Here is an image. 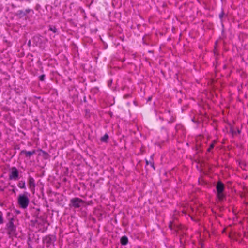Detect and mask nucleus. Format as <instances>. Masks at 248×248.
<instances>
[{"label": "nucleus", "instance_id": "obj_1", "mask_svg": "<svg viewBox=\"0 0 248 248\" xmlns=\"http://www.w3.org/2000/svg\"><path fill=\"white\" fill-rule=\"evenodd\" d=\"M29 194L27 192H25L23 194H20L18 197V203L19 206L25 209L27 207L29 203Z\"/></svg>", "mask_w": 248, "mask_h": 248}, {"label": "nucleus", "instance_id": "obj_2", "mask_svg": "<svg viewBox=\"0 0 248 248\" xmlns=\"http://www.w3.org/2000/svg\"><path fill=\"white\" fill-rule=\"evenodd\" d=\"M225 185L220 181H218V201H223L226 199L225 192Z\"/></svg>", "mask_w": 248, "mask_h": 248}, {"label": "nucleus", "instance_id": "obj_3", "mask_svg": "<svg viewBox=\"0 0 248 248\" xmlns=\"http://www.w3.org/2000/svg\"><path fill=\"white\" fill-rule=\"evenodd\" d=\"M83 201L78 198H74L71 200V203L72 206L75 208H78L83 204Z\"/></svg>", "mask_w": 248, "mask_h": 248}, {"label": "nucleus", "instance_id": "obj_4", "mask_svg": "<svg viewBox=\"0 0 248 248\" xmlns=\"http://www.w3.org/2000/svg\"><path fill=\"white\" fill-rule=\"evenodd\" d=\"M18 177V171L15 167L11 168L10 174L9 179L11 180H16Z\"/></svg>", "mask_w": 248, "mask_h": 248}, {"label": "nucleus", "instance_id": "obj_5", "mask_svg": "<svg viewBox=\"0 0 248 248\" xmlns=\"http://www.w3.org/2000/svg\"><path fill=\"white\" fill-rule=\"evenodd\" d=\"M21 153L24 154L26 157L30 158L31 155L35 154L36 151L34 150L31 151H22Z\"/></svg>", "mask_w": 248, "mask_h": 248}, {"label": "nucleus", "instance_id": "obj_6", "mask_svg": "<svg viewBox=\"0 0 248 248\" xmlns=\"http://www.w3.org/2000/svg\"><path fill=\"white\" fill-rule=\"evenodd\" d=\"M29 185L30 189H32L35 187L34 180L32 177H30L29 179Z\"/></svg>", "mask_w": 248, "mask_h": 248}, {"label": "nucleus", "instance_id": "obj_7", "mask_svg": "<svg viewBox=\"0 0 248 248\" xmlns=\"http://www.w3.org/2000/svg\"><path fill=\"white\" fill-rule=\"evenodd\" d=\"M128 242V238L127 237L124 236H123L121 239V243L122 245H125L127 244Z\"/></svg>", "mask_w": 248, "mask_h": 248}, {"label": "nucleus", "instance_id": "obj_8", "mask_svg": "<svg viewBox=\"0 0 248 248\" xmlns=\"http://www.w3.org/2000/svg\"><path fill=\"white\" fill-rule=\"evenodd\" d=\"M18 186L20 188H25V182H20L18 183Z\"/></svg>", "mask_w": 248, "mask_h": 248}, {"label": "nucleus", "instance_id": "obj_9", "mask_svg": "<svg viewBox=\"0 0 248 248\" xmlns=\"http://www.w3.org/2000/svg\"><path fill=\"white\" fill-rule=\"evenodd\" d=\"M231 132L233 135H236L237 134H240L241 131L239 129H237V131H235L233 129H231Z\"/></svg>", "mask_w": 248, "mask_h": 248}, {"label": "nucleus", "instance_id": "obj_10", "mask_svg": "<svg viewBox=\"0 0 248 248\" xmlns=\"http://www.w3.org/2000/svg\"><path fill=\"white\" fill-rule=\"evenodd\" d=\"M108 138V136L107 134H105L103 137L101 138V140L102 141H106Z\"/></svg>", "mask_w": 248, "mask_h": 248}, {"label": "nucleus", "instance_id": "obj_11", "mask_svg": "<svg viewBox=\"0 0 248 248\" xmlns=\"http://www.w3.org/2000/svg\"><path fill=\"white\" fill-rule=\"evenodd\" d=\"M224 15H225V14H224V12L222 11L221 12V13L220 14H219V18L221 19L223 17Z\"/></svg>", "mask_w": 248, "mask_h": 248}, {"label": "nucleus", "instance_id": "obj_12", "mask_svg": "<svg viewBox=\"0 0 248 248\" xmlns=\"http://www.w3.org/2000/svg\"><path fill=\"white\" fill-rule=\"evenodd\" d=\"M214 146V143L211 144L210 147L208 149L207 151L208 152H210L211 151V150L213 148Z\"/></svg>", "mask_w": 248, "mask_h": 248}, {"label": "nucleus", "instance_id": "obj_13", "mask_svg": "<svg viewBox=\"0 0 248 248\" xmlns=\"http://www.w3.org/2000/svg\"><path fill=\"white\" fill-rule=\"evenodd\" d=\"M3 223V217L2 215L0 213V224Z\"/></svg>", "mask_w": 248, "mask_h": 248}, {"label": "nucleus", "instance_id": "obj_14", "mask_svg": "<svg viewBox=\"0 0 248 248\" xmlns=\"http://www.w3.org/2000/svg\"><path fill=\"white\" fill-rule=\"evenodd\" d=\"M50 29L53 32H56V29L55 27L53 28H50Z\"/></svg>", "mask_w": 248, "mask_h": 248}, {"label": "nucleus", "instance_id": "obj_15", "mask_svg": "<svg viewBox=\"0 0 248 248\" xmlns=\"http://www.w3.org/2000/svg\"><path fill=\"white\" fill-rule=\"evenodd\" d=\"M146 164L147 165H148V164H150L152 166H153V164L152 162H149V161L146 160Z\"/></svg>", "mask_w": 248, "mask_h": 248}, {"label": "nucleus", "instance_id": "obj_16", "mask_svg": "<svg viewBox=\"0 0 248 248\" xmlns=\"http://www.w3.org/2000/svg\"><path fill=\"white\" fill-rule=\"evenodd\" d=\"M43 78H44V75L41 76L40 79L42 80H43Z\"/></svg>", "mask_w": 248, "mask_h": 248}, {"label": "nucleus", "instance_id": "obj_17", "mask_svg": "<svg viewBox=\"0 0 248 248\" xmlns=\"http://www.w3.org/2000/svg\"><path fill=\"white\" fill-rule=\"evenodd\" d=\"M225 229H224L222 230V233H223V232H224L225 231Z\"/></svg>", "mask_w": 248, "mask_h": 248}]
</instances>
